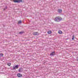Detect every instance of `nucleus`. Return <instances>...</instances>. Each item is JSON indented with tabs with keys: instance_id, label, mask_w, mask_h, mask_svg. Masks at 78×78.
<instances>
[{
	"instance_id": "f3484780",
	"label": "nucleus",
	"mask_w": 78,
	"mask_h": 78,
	"mask_svg": "<svg viewBox=\"0 0 78 78\" xmlns=\"http://www.w3.org/2000/svg\"><path fill=\"white\" fill-rule=\"evenodd\" d=\"M77 61H78V57H77Z\"/></svg>"
},
{
	"instance_id": "9b49d317",
	"label": "nucleus",
	"mask_w": 78,
	"mask_h": 78,
	"mask_svg": "<svg viewBox=\"0 0 78 78\" xmlns=\"http://www.w3.org/2000/svg\"><path fill=\"white\" fill-rule=\"evenodd\" d=\"M24 33V31H21L19 32V34H23Z\"/></svg>"
},
{
	"instance_id": "20e7f679",
	"label": "nucleus",
	"mask_w": 78,
	"mask_h": 78,
	"mask_svg": "<svg viewBox=\"0 0 78 78\" xmlns=\"http://www.w3.org/2000/svg\"><path fill=\"white\" fill-rule=\"evenodd\" d=\"M55 55V51L50 53V56H53Z\"/></svg>"
},
{
	"instance_id": "9d476101",
	"label": "nucleus",
	"mask_w": 78,
	"mask_h": 78,
	"mask_svg": "<svg viewBox=\"0 0 78 78\" xmlns=\"http://www.w3.org/2000/svg\"><path fill=\"white\" fill-rule=\"evenodd\" d=\"M3 54L0 53V58H1V57H3Z\"/></svg>"
},
{
	"instance_id": "f8f14e48",
	"label": "nucleus",
	"mask_w": 78,
	"mask_h": 78,
	"mask_svg": "<svg viewBox=\"0 0 78 78\" xmlns=\"http://www.w3.org/2000/svg\"><path fill=\"white\" fill-rule=\"evenodd\" d=\"M52 32L51 31L49 30V31H48V34H51L52 33Z\"/></svg>"
},
{
	"instance_id": "ddd939ff",
	"label": "nucleus",
	"mask_w": 78,
	"mask_h": 78,
	"mask_svg": "<svg viewBox=\"0 0 78 78\" xmlns=\"http://www.w3.org/2000/svg\"><path fill=\"white\" fill-rule=\"evenodd\" d=\"M22 23V21L20 20L18 22V24H20V23Z\"/></svg>"
},
{
	"instance_id": "0eeeda50",
	"label": "nucleus",
	"mask_w": 78,
	"mask_h": 78,
	"mask_svg": "<svg viewBox=\"0 0 78 78\" xmlns=\"http://www.w3.org/2000/svg\"><path fill=\"white\" fill-rule=\"evenodd\" d=\"M33 34L35 36H38V35H39V33H38V32H34L33 33Z\"/></svg>"
},
{
	"instance_id": "f257e3e1",
	"label": "nucleus",
	"mask_w": 78,
	"mask_h": 78,
	"mask_svg": "<svg viewBox=\"0 0 78 78\" xmlns=\"http://www.w3.org/2000/svg\"><path fill=\"white\" fill-rule=\"evenodd\" d=\"M62 19L59 17H57L54 19V20L55 22H60L61 20Z\"/></svg>"
},
{
	"instance_id": "423d86ee",
	"label": "nucleus",
	"mask_w": 78,
	"mask_h": 78,
	"mask_svg": "<svg viewBox=\"0 0 78 78\" xmlns=\"http://www.w3.org/2000/svg\"><path fill=\"white\" fill-rule=\"evenodd\" d=\"M17 76L18 77H22V75L20 73H18L17 74Z\"/></svg>"
},
{
	"instance_id": "39448f33",
	"label": "nucleus",
	"mask_w": 78,
	"mask_h": 78,
	"mask_svg": "<svg viewBox=\"0 0 78 78\" xmlns=\"http://www.w3.org/2000/svg\"><path fill=\"white\" fill-rule=\"evenodd\" d=\"M18 72H23V68L22 67L18 69Z\"/></svg>"
},
{
	"instance_id": "2eb2a0df",
	"label": "nucleus",
	"mask_w": 78,
	"mask_h": 78,
	"mask_svg": "<svg viewBox=\"0 0 78 78\" xmlns=\"http://www.w3.org/2000/svg\"><path fill=\"white\" fill-rule=\"evenodd\" d=\"M75 37V36L74 35L72 36V40H74V38Z\"/></svg>"
},
{
	"instance_id": "f03ea898",
	"label": "nucleus",
	"mask_w": 78,
	"mask_h": 78,
	"mask_svg": "<svg viewBox=\"0 0 78 78\" xmlns=\"http://www.w3.org/2000/svg\"><path fill=\"white\" fill-rule=\"evenodd\" d=\"M19 65H17L15 66H13L12 70H16V69H18V68H19Z\"/></svg>"
},
{
	"instance_id": "4468645a",
	"label": "nucleus",
	"mask_w": 78,
	"mask_h": 78,
	"mask_svg": "<svg viewBox=\"0 0 78 78\" xmlns=\"http://www.w3.org/2000/svg\"><path fill=\"white\" fill-rule=\"evenodd\" d=\"M7 65H8V66H11V63H7Z\"/></svg>"
},
{
	"instance_id": "6e6552de",
	"label": "nucleus",
	"mask_w": 78,
	"mask_h": 78,
	"mask_svg": "<svg viewBox=\"0 0 78 78\" xmlns=\"http://www.w3.org/2000/svg\"><path fill=\"white\" fill-rule=\"evenodd\" d=\"M62 10L61 9H58V12L59 13H61L62 12Z\"/></svg>"
},
{
	"instance_id": "7ed1b4c3",
	"label": "nucleus",
	"mask_w": 78,
	"mask_h": 78,
	"mask_svg": "<svg viewBox=\"0 0 78 78\" xmlns=\"http://www.w3.org/2000/svg\"><path fill=\"white\" fill-rule=\"evenodd\" d=\"M13 2H14V3H19L21 2H22V0H13Z\"/></svg>"
},
{
	"instance_id": "1a4fd4ad",
	"label": "nucleus",
	"mask_w": 78,
	"mask_h": 78,
	"mask_svg": "<svg viewBox=\"0 0 78 78\" xmlns=\"http://www.w3.org/2000/svg\"><path fill=\"white\" fill-rule=\"evenodd\" d=\"M58 33L59 34H62V31H61V30H59L58 31Z\"/></svg>"
},
{
	"instance_id": "dca6fc26",
	"label": "nucleus",
	"mask_w": 78,
	"mask_h": 78,
	"mask_svg": "<svg viewBox=\"0 0 78 78\" xmlns=\"http://www.w3.org/2000/svg\"><path fill=\"white\" fill-rule=\"evenodd\" d=\"M7 8V6H6L5 8L4 9V10H5Z\"/></svg>"
}]
</instances>
